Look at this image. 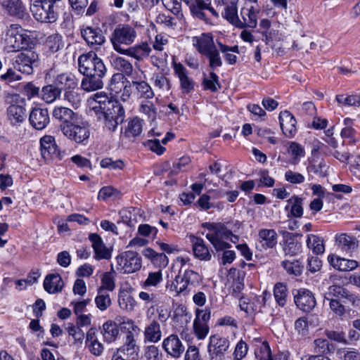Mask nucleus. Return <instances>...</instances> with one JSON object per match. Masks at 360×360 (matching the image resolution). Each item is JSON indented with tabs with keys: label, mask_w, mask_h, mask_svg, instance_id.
<instances>
[{
	"label": "nucleus",
	"mask_w": 360,
	"mask_h": 360,
	"mask_svg": "<svg viewBox=\"0 0 360 360\" xmlns=\"http://www.w3.org/2000/svg\"><path fill=\"white\" fill-rule=\"evenodd\" d=\"M78 70L84 75L81 89L86 92L97 91L103 87V78L106 68L103 60L94 51L83 53L78 58Z\"/></svg>",
	"instance_id": "1"
},
{
	"label": "nucleus",
	"mask_w": 360,
	"mask_h": 360,
	"mask_svg": "<svg viewBox=\"0 0 360 360\" xmlns=\"http://www.w3.org/2000/svg\"><path fill=\"white\" fill-rule=\"evenodd\" d=\"M241 225L240 221L235 220L224 223L205 222L202 226L209 231L205 237L218 252L231 248V245L223 240L229 239L233 233L238 232Z\"/></svg>",
	"instance_id": "2"
},
{
	"label": "nucleus",
	"mask_w": 360,
	"mask_h": 360,
	"mask_svg": "<svg viewBox=\"0 0 360 360\" xmlns=\"http://www.w3.org/2000/svg\"><path fill=\"white\" fill-rule=\"evenodd\" d=\"M61 6L42 0L35 1L30 6V11L34 18L41 22H54L57 20Z\"/></svg>",
	"instance_id": "3"
},
{
	"label": "nucleus",
	"mask_w": 360,
	"mask_h": 360,
	"mask_svg": "<svg viewBox=\"0 0 360 360\" xmlns=\"http://www.w3.org/2000/svg\"><path fill=\"white\" fill-rule=\"evenodd\" d=\"M136 37L137 32L134 27L128 24H119L112 32L110 41L114 49L120 53L125 49L122 45H131Z\"/></svg>",
	"instance_id": "4"
},
{
	"label": "nucleus",
	"mask_w": 360,
	"mask_h": 360,
	"mask_svg": "<svg viewBox=\"0 0 360 360\" xmlns=\"http://www.w3.org/2000/svg\"><path fill=\"white\" fill-rule=\"evenodd\" d=\"M63 134L70 140L86 145L90 136V129L87 124L81 123L75 124L73 123L60 125Z\"/></svg>",
	"instance_id": "5"
},
{
	"label": "nucleus",
	"mask_w": 360,
	"mask_h": 360,
	"mask_svg": "<svg viewBox=\"0 0 360 360\" xmlns=\"http://www.w3.org/2000/svg\"><path fill=\"white\" fill-rule=\"evenodd\" d=\"M30 38L21 34L14 27V25L6 32L5 37V49L8 52L18 51L20 49H27L30 46Z\"/></svg>",
	"instance_id": "6"
},
{
	"label": "nucleus",
	"mask_w": 360,
	"mask_h": 360,
	"mask_svg": "<svg viewBox=\"0 0 360 360\" xmlns=\"http://www.w3.org/2000/svg\"><path fill=\"white\" fill-rule=\"evenodd\" d=\"M117 269L124 274H131L141 267V257L134 251H126L116 257Z\"/></svg>",
	"instance_id": "7"
},
{
	"label": "nucleus",
	"mask_w": 360,
	"mask_h": 360,
	"mask_svg": "<svg viewBox=\"0 0 360 360\" xmlns=\"http://www.w3.org/2000/svg\"><path fill=\"white\" fill-rule=\"evenodd\" d=\"M230 342L226 338L218 334L211 335L207 346L210 360H224Z\"/></svg>",
	"instance_id": "8"
},
{
	"label": "nucleus",
	"mask_w": 360,
	"mask_h": 360,
	"mask_svg": "<svg viewBox=\"0 0 360 360\" xmlns=\"http://www.w3.org/2000/svg\"><path fill=\"white\" fill-rule=\"evenodd\" d=\"M139 349L134 334L129 332L126 336L124 344L113 354L111 360H136Z\"/></svg>",
	"instance_id": "9"
},
{
	"label": "nucleus",
	"mask_w": 360,
	"mask_h": 360,
	"mask_svg": "<svg viewBox=\"0 0 360 360\" xmlns=\"http://www.w3.org/2000/svg\"><path fill=\"white\" fill-rule=\"evenodd\" d=\"M259 9L254 5L245 3L240 10L238 29L256 28L257 26Z\"/></svg>",
	"instance_id": "10"
},
{
	"label": "nucleus",
	"mask_w": 360,
	"mask_h": 360,
	"mask_svg": "<svg viewBox=\"0 0 360 360\" xmlns=\"http://www.w3.org/2000/svg\"><path fill=\"white\" fill-rule=\"evenodd\" d=\"M40 150L43 158L46 160H60L65 155L64 152L58 149L54 137L50 135H45L40 139Z\"/></svg>",
	"instance_id": "11"
},
{
	"label": "nucleus",
	"mask_w": 360,
	"mask_h": 360,
	"mask_svg": "<svg viewBox=\"0 0 360 360\" xmlns=\"http://www.w3.org/2000/svg\"><path fill=\"white\" fill-rule=\"evenodd\" d=\"M292 294L296 307L304 312H310L316 304L314 294L307 289L294 290Z\"/></svg>",
	"instance_id": "12"
},
{
	"label": "nucleus",
	"mask_w": 360,
	"mask_h": 360,
	"mask_svg": "<svg viewBox=\"0 0 360 360\" xmlns=\"http://www.w3.org/2000/svg\"><path fill=\"white\" fill-rule=\"evenodd\" d=\"M37 58L38 55L34 51H26L16 56L13 65L19 72L30 75L33 71V65Z\"/></svg>",
	"instance_id": "13"
},
{
	"label": "nucleus",
	"mask_w": 360,
	"mask_h": 360,
	"mask_svg": "<svg viewBox=\"0 0 360 360\" xmlns=\"http://www.w3.org/2000/svg\"><path fill=\"white\" fill-rule=\"evenodd\" d=\"M81 35L88 46L97 49L105 42V37L98 27L90 26L81 28Z\"/></svg>",
	"instance_id": "14"
},
{
	"label": "nucleus",
	"mask_w": 360,
	"mask_h": 360,
	"mask_svg": "<svg viewBox=\"0 0 360 360\" xmlns=\"http://www.w3.org/2000/svg\"><path fill=\"white\" fill-rule=\"evenodd\" d=\"M89 239L94 250V259L96 260H109L112 257V250L108 248L102 238L97 233H91Z\"/></svg>",
	"instance_id": "15"
},
{
	"label": "nucleus",
	"mask_w": 360,
	"mask_h": 360,
	"mask_svg": "<svg viewBox=\"0 0 360 360\" xmlns=\"http://www.w3.org/2000/svg\"><path fill=\"white\" fill-rule=\"evenodd\" d=\"M344 298L349 302L354 304L357 300V297L354 293L349 291L341 285H330L328 287L323 295V302L330 300H338Z\"/></svg>",
	"instance_id": "16"
},
{
	"label": "nucleus",
	"mask_w": 360,
	"mask_h": 360,
	"mask_svg": "<svg viewBox=\"0 0 360 360\" xmlns=\"http://www.w3.org/2000/svg\"><path fill=\"white\" fill-rule=\"evenodd\" d=\"M174 71L179 78L181 92L188 94L194 89L195 82L188 76L187 69L180 63H174Z\"/></svg>",
	"instance_id": "17"
},
{
	"label": "nucleus",
	"mask_w": 360,
	"mask_h": 360,
	"mask_svg": "<svg viewBox=\"0 0 360 360\" xmlns=\"http://www.w3.org/2000/svg\"><path fill=\"white\" fill-rule=\"evenodd\" d=\"M162 348L167 354L174 359L179 358L184 353L185 347L176 335L172 334L162 342Z\"/></svg>",
	"instance_id": "18"
},
{
	"label": "nucleus",
	"mask_w": 360,
	"mask_h": 360,
	"mask_svg": "<svg viewBox=\"0 0 360 360\" xmlns=\"http://www.w3.org/2000/svg\"><path fill=\"white\" fill-rule=\"evenodd\" d=\"M29 121L35 129L42 130L46 128L50 122L47 108H34L30 112Z\"/></svg>",
	"instance_id": "19"
},
{
	"label": "nucleus",
	"mask_w": 360,
	"mask_h": 360,
	"mask_svg": "<svg viewBox=\"0 0 360 360\" xmlns=\"http://www.w3.org/2000/svg\"><path fill=\"white\" fill-rule=\"evenodd\" d=\"M189 239L194 256L200 260L210 261L212 255L204 240L192 234L189 236Z\"/></svg>",
	"instance_id": "20"
},
{
	"label": "nucleus",
	"mask_w": 360,
	"mask_h": 360,
	"mask_svg": "<svg viewBox=\"0 0 360 360\" xmlns=\"http://www.w3.org/2000/svg\"><path fill=\"white\" fill-rule=\"evenodd\" d=\"M279 122L283 133L287 137H292L297 132L295 117L288 110L281 112L279 115Z\"/></svg>",
	"instance_id": "21"
},
{
	"label": "nucleus",
	"mask_w": 360,
	"mask_h": 360,
	"mask_svg": "<svg viewBox=\"0 0 360 360\" xmlns=\"http://www.w3.org/2000/svg\"><path fill=\"white\" fill-rule=\"evenodd\" d=\"M112 101H115V100L109 98L107 94L104 92H97L88 100L89 105L96 115L104 111L109 106V103H112Z\"/></svg>",
	"instance_id": "22"
},
{
	"label": "nucleus",
	"mask_w": 360,
	"mask_h": 360,
	"mask_svg": "<svg viewBox=\"0 0 360 360\" xmlns=\"http://www.w3.org/2000/svg\"><path fill=\"white\" fill-rule=\"evenodd\" d=\"M25 108L17 104H11L6 109L7 120L12 126H18L22 123L26 117Z\"/></svg>",
	"instance_id": "23"
},
{
	"label": "nucleus",
	"mask_w": 360,
	"mask_h": 360,
	"mask_svg": "<svg viewBox=\"0 0 360 360\" xmlns=\"http://www.w3.org/2000/svg\"><path fill=\"white\" fill-rule=\"evenodd\" d=\"M328 261L334 269L340 271H352L359 266L356 260L342 258L334 255H329Z\"/></svg>",
	"instance_id": "24"
},
{
	"label": "nucleus",
	"mask_w": 360,
	"mask_h": 360,
	"mask_svg": "<svg viewBox=\"0 0 360 360\" xmlns=\"http://www.w3.org/2000/svg\"><path fill=\"white\" fill-rule=\"evenodd\" d=\"M0 4L11 15L21 19L28 18V14L20 0H0Z\"/></svg>",
	"instance_id": "25"
},
{
	"label": "nucleus",
	"mask_w": 360,
	"mask_h": 360,
	"mask_svg": "<svg viewBox=\"0 0 360 360\" xmlns=\"http://www.w3.org/2000/svg\"><path fill=\"white\" fill-rule=\"evenodd\" d=\"M278 235L274 229H262L258 233V241L262 247L265 249H271L277 244Z\"/></svg>",
	"instance_id": "26"
},
{
	"label": "nucleus",
	"mask_w": 360,
	"mask_h": 360,
	"mask_svg": "<svg viewBox=\"0 0 360 360\" xmlns=\"http://www.w3.org/2000/svg\"><path fill=\"white\" fill-rule=\"evenodd\" d=\"M193 45L200 53L205 56L216 47L210 34H202L198 37H195Z\"/></svg>",
	"instance_id": "27"
},
{
	"label": "nucleus",
	"mask_w": 360,
	"mask_h": 360,
	"mask_svg": "<svg viewBox=\"0 0 360 360\" xmlns=\"http://www.w3.org/2000/svg\"><path fill=\"white\" fill-rule=\"evenodd\" d=\"M303 198L298 195H293L289 198L285 206L286 211L290 210L288 214V217L300 218L303 215Z\"/></svg>",
	"instance_id": "28"
},
{
	"label": "nucleus",
	"mask_w": 360,
	"mask_h": 360,
	"mask_svg": "<svg viewBox=\"0 0 360 360\" xmlns=\"http://www.w3.org/2000/svg\"><path fill=\"white\" fill-rule=\"evenodd\" d=\"M336 243L343 251L351 252L359 246V241L356 237L347 233H340L335 236Z\"/></svg>",
	"instance_id": "29"
},
{
	"label": "nucleus",
	"mask_w": 360,
	"mask_h": 360,
	"mask_svg": "<svg viewBox=\"0 0 360 360\" xmlns=\"http://www.w3.org/2000/svg\"><path fill=\"white\" fill-rule=\"evenodd\" d=\"M151 49L148 43L143 42L140 44L125 49L120 53L125 54L138 60H141L149 56Z\"/></svg>",
	"instance_id": "30"
},
{
	"label": "nucleus",
	"mask_w": 360,
	"mask_h": 360,
	"mask_svg": "<svg viewBox=\"0 0 360 360\" xmlns=\"http://www.w3.org/2000/svg\"><path fill=\"white\" fill-rule=\"evenodd\" d=\"M264 298L254 296L252 298L242 297L240 299V309L245 311L248 314H253L260 311L262 304Z\"/></svg>",
	"instance_id": "31"
},
{
	"label": "nucleus",
	"mask_w": 360,
	"mask_h": 360,
	"mask_svg": "<svg viewBox=\"0 0 360 360\" xmlns=\"http://www.w3.org/2000/svg\"><path fill=\"white\" fill-rule=\"evenodd\" d=\"M238 0H231L224 6L223 17L232 25L238 28L240 15L238 13Z\"/></svg>",
	"instance_id": "32"
},
{
	"label": "nucleus",
	"mask_w": 360,
	"mask_h": 360,
	"mask_svg": "<svg viewBox=\"0 0 360 360\" xmlns=\"http://www.w3.org/2000/svg\"><path fill=\"white\" fill-rule=\"evenodd\" d=\"M53 84L58 86L60 90L62 89H75L77 86V78L72 73H62L56 76L53 81Z\"/></svg>",
	"instance_id": "33"
},
{
	"label": "nucleus",
	"mask_w": 360,
	"mask_h": 360,
	"mask_svg": "<svg viewBox=\"0 0 360 360\" xmlns=\"http://www.w3.org/2000/svg\"><path fill=\"white\" fill-rule=\"evenodd\" d=\"M63 281L58 274L46 276L44 281V287L49 293H56L62 290Z\"/></svg>",
	"instance_id": "34"
},
{
	"label": "nucleus",
	"mask_w": 360,
	"mask_h": 360,
	"mask_svg": "<svg viewBox=\"0 0 360 360\" xmlns=\"http://www.w3.org/2000/svg\"><path fill=\"white\" fill-rule=\"evenodd\" d=\"M145 340L153 343L158 342L161 340L162 331L160 323L155 319L148 324L144 330Z\"/></svg>",
	"instance_id": "35"
},
{
	"label": "nucleus",
	"mask_w": 360,
	"mask_h": 360,
	"mask_svg": "<svg viewBox=\"0 0 360 360\" xmlns=\"http://www.w3.org/2000/svg\"><path fill=\"white\" fill-rule=\"evenodd\" d=\"M52 115L56 120L63 122V124H70V122L73 121L76 116L71 109L63 106L55 107Z\"/></svg>",
	"instance_id": "36"
},
{
	"label": "nucleus",
	"mask_w": 360,
	"mask_h": 360,
	"mask_svg": "<svg viewBox=\"0 0 360 360\" xmlns=\"http://www.w3.org/2000/svg\"><path fill=\"white\" fill-rule=\"evenodd\" d=\"M110 62L115 69L124 75H132L133 66L127 59L120 56H112Z\"/></svg>",
	"instance_id": "37"
},
{
	"label": "nucleus",
	"mask_w": 360,
	"mask_h": 360,
	"mask_svg": "<svg viewBox=\"0 0 360 360\" xmlns=\"http://www.w3.org/2000/svg\"><path fill=\"white\" fill-rule=\"evenodd\" d=\"M102 112L109 114L118 120V122H124L125 117V110L123 105L117 100L112 103H109V106Z\"/></svg>",
	"instance_id": "38"
},
{
	"label": "nucleus",
	"mask_w": 360,
	"mask_h": 360,
	"mask_svg": "<svg viewBox=\"0 0 360 360\" xmlns=\"http://www.w3.org/2000/svg\"><path fill=\"white\" fill-rule=\"evenodd\" d=\"M143 129V120L136 117L129 121L124 131L125 136L136 137L141 134Z\"/></svg>",
	"instance_id": "39"
},
{
	"label": "nucleus",
	"mask_w": 360,
	"mask_h": 360,
	"mask_svg": "<svg viewBox=\"0 0 360 360\" xmlns=\"http://www.w3.org/2000/svg\"><path fill=\"white\" fill-rule=\"evenodd\" d=\"M307 245L315 255H321L325 251L323 240L314 234H309L307 236Z\"/></svg>",
	"instance_id": "40"
},
{
	"label": "nucleus",
	"mask_w": 360,
	"mask_h": 360,
	"mask_svg": "<svg viewBox=\"0 0 360 360\" xmlns=\"http://www.w3.org/2000/svg\"><path fill=\"white\" fill-rule=\"evenodd\" d=\"M102 333L106 342H112L115 341L119 333L117 323L112 321H106L103 325Z\"/></svg>",
	"instance_id": "41"
},
{
	"label": "nucleus",
	"mask_w": 360,
	"mask_h": 360,
	"mask_svg": "<svg viewBox=\"0 0 360 360\" xmlns=\"http://www.w3.org/2000/svg\"><path fill=\"white\" fill-rule=\"evenodd\" d=\"M133 87L136 90L137 96L140 98L150 99L154 96V92L151 86L144 80L142 82L134 81Z\"/></svg>",
	"instance_id": "42"
},
{
	"label": "nucleus",
	"mask_w": 360,
	"mask_h": 360,
	"mask_svg": "<svg viewBox=\"0 0 360 360\" xmlns=\"http://www.w3.org/2000/svg\"><path fill=\"white\" fill-rule=\"evenodd\" d=\"M115 271H114L112 264L110 271L103 274L101 278V285L98 289H103L105 292H112L115 288Z\"/></svg>",
	"instance_id": "43"
},
{
	"label": "nucleus",
	"mask_w": 360,
	"mask_h": 360,
	"mask_svg": "<svg viewBox=\"0 0 360 360\" xmlns=\"http://www.w3.org/2000/svg\"><path fill=\"white\" fill-rule=\"evenodd\" d=\"M42 99L48 103H51L60 96L61 91L54 84L47 85L42 89Z\"/></svg>",
	"instance_id": "44"
},
{
	"label": "nucleus",
	"mask_w": 360,
	"mask_h": 360,
	"mask_svg": "<svg viewBox=\"0 0 360 360\" xmlns=\"http://www.w3.org/2000/svg\"><path fill=\"white\" fill-rule=\"evenodd\" d=\"M274 295L279 306H285L287 303L288 297L287 285L282 283H276L274 288Z\"/></svg>",
	"instance_id": "45"
},
{
	"label": "nucleus",
	"mask_w": 360,
	"mask_h": 360,
	"mask_svg": "<svg viewBox=\"0 0 360 360\" xmlns=\"http://www.w3.org/2000/svg\"><path fill=\"white\" fill-rule=\"evenodd\" d=\"M94 301L96 307L101 311L106 310L112 304L109 292L103 289H97V295Z\"/></svg>",
	"instance_id": "46"
},
{
	"label": "nucleus",
	"mask_w": 360,
	"mask_h": 360,
	"mask_svg": "<svg viewBox=\"0 0 360 360\" xmlns=\"http://www.w3.org/2000/svg\"><path fill=\"white\" fill-rule=\"evenodd\" d=\"M281 266L285 269L288 274L295 276H300L303 271V265L300 260L292 261L285 260L281 262Z\"/></svg>",
	"instance_id": "47"
},
{
	"label": "nucleus",
	"mask_w": 360,
	"mask_h": 360,
	"mask_svg": "<svg viewBox=\"0 0 360 360\" xmlns=\"http://www.w3.org/2000/svg\"><path fill=\"white\" fill-rule=\"evenodd\" d=\"M335 100L338 103L342 106L345 105L359 107L360 105V96L356 94H339L336 96Z\"/></svg>",
	"instance_id": "48"
},
{
	"label": "nucleus",
	"mask_w": 360,
	"mask_h": 360,
	"mask_svg": "<svg viewBox=\"0 0 360 360\" xmlns=\"http://www.w3.org/2000/svg\"><path fill=\"white\" fill-rule=\"evenodd\" d=\"M151 82L155 87L162 91H168L171 88L169 80L162 73H153Z\"/></svg>",
	"instance_id": "49"
},
{
	"label": "nucleus",
	"mask_w": 360,
	"mask_h": 360,
	"mask_svg": "<svg viewBox=\"0 0 360 360\" xmlns=\"http://www.w3.org/2000/svg\"><path fill=\"white\" fill-rule=\"evenodd\" d=\"M202 85L205 89L210 90L212 92H217L221 88L219 82V77L214 72L210 73L209 77L203 79Z\"/></svg>",
	"instance_id": "50"
},
{
	"label": "nucleus",
	"mask_w": 360,
	"mask_h": 360,
	"mask_svg": "<svg viewBox=\"0 0 360 360\" xmlns=\"http://www.w3.org/2000/svg\"><path fill=\"white\" fill-rule=\"evenodd\" d=\"M341 136L347 144L354 145L360 141L359 136L351 126H347L342 129Z\"/></svg>",
	"instance_id": "51"
},
{
	"label": "nucleus",
	"mask_w": 360,
	"mask_h": 360,
	"mask_svg": "<svg viewBox=\"0 0 360 360\" xmlns=\"http://www.w3.org/2000/svg\"><path fill=\"white\" fill-rule=\"evenodd\" d=\"M46 45L50 52L53 53L57 52L63 47L62 36L59 34L50 35L46 39Z\"/></svg>",
	"instance_id": "52"
},
{
	"label": "nucleus",
	"mask_w": 360,
	"mask_h": 360,
	"mask_svg": "<svg viewBox=\"0 0 360 360\" xmlns=\"http://www.w3.org/2000/svg\"><path fill=\"white\" fill-rule=\"evenodd\" d=\"M188 287V285L181 278V276L178 274L170 285V290L174 291L177 295L180 294L186 295L190 292Z\"/></svg>",
	"instance_id": "53"
},
{
	"label": "nucleus",
	"mask_w": 360,
	"mask_h": 360,
	"mask_svg": "<svg viewBox=\"0 0 360 360\" xmlns=\"http://www.w3.org/2000/svg\"><path fill=\"white\" fill-rule=\"evenodd\" d=\"M118 303L121 309L129 311L134 310L136 305L135 299L128 293L120 295L118 297Z\"/></svg>",
	"instance_id": "54"
},
{
	"label": "nucleus",
	"mask_w": 360,
	"mask_h": 360,
	"mask_svg": "<svg viewBox=\"0 0 360 360\" xmlns=\"http://www.w3.org/2000/svg\"><path fill=\"white\" fill-rule=\"evenodd\" d=\"M301 248V243L294 239L286 240L283 245L285 255L290 256L297 255L300 252Z\"/></svg>",
	"instance_id": "55"
},
{
	"label": "nucleus",
	"mask_w": 360,
	"mask_h": 360,
	"mask_svg": "<svg viewBox=\"0 0 360 360\" xmlns=\"http://www.w3.org/2000/svg\"><path fill=\"white\" fill-rule=\"evenodd\" d=\"M97 115L98 119H103L104 128L110 131H114L117 129L118 124L123 122H118L117 118L109 114H105V112H101Z\"/></svg>",
	"instance_id": "56"
},
{
	"label": "nucleus",
	"mask_w": 360,
	"mask_h": 360,
	"mask_svg": "<svg viewBox=\"0 0 360 360\" xmlns=\"http://www.w3.org/2000/svg\"><path fill=\"white\" fill-rule=\"evenodd\" d=\"M326 301L328 302L329 308L333 314L336 317H339L342 320L346 314V308L342 304L340 299Z\"/></svg>",
	"instance_id": "57"
},
{
	"label": "nucleus",
	"mask_w": 360,
	"mask_h": 360,
	"mask_svg": "<svg viewBox=\"0 0 360 360\" xmlns=\"http://www.w3.org/2000/svg\"><path fill=\"white\" fill-rule=\"evenodd\" d=\"M67 332L70 336H72L74 339L75 344H82L84 338V333L78 326H76L73 323H68L66 328Z\"/></svg>",
	"instance_id": "58"
},
{
	"label": "nucleus",
	"mask_w": 360,
	"mask_h": 360,
	"mask_svg": "<svg viewBox=\"0 0 360 360\" xmlns=\"http://www.w3.org/2000/svg\"><path fill=\"white\" fill-rule=\"evenodd\" d=\"M139 112L144 114L150 121H154L156 119L157 109L151 102L142 103L139 107Z\"/></svg>",
	"instance_id": "59"
},
{
	"label": "nucleus",
	"mask_w": 360,
	"mask_h": 360,
	"mask_svg": "<svg viewBox=\"0 0 360 360\" xmlns=\"http://www.w3.org/2000/svg\"><path fill=\"white\" fill-rule=\"evenodd\" d=\"M256 358L258 360H272L270 347L266 342H264L255 352Z\"/></svg>",
	"instance_id": "60"
},
{
	"label": "nucleus",
	"mask_w": 360,
	"mask_h": 360,
	"mask_svg": "<svg viewBox=\"0 0 360 360\" xmlns=\"http://www.w3.org/2000/svg\"><path fill=\"white\" fill-rule=\"evenodd\" d=\"M205 56L209 60V66L212 70H216L222 65V60L217 47L206 54Z\"/></svg>",
	"instance_id": "61"
},
{
	"label": "nucleus",
	"mask_w": 360,
	"mask_h": 360,
	"mask_svg": "<svg viewBox=\"0 0 360 360\" xmlns=\"http://www.w3.org/2000/svg\"><path fill=\"white\" fill-rule=\"evenodd\" d=\"M64 100L68 101L72 107L77 108L82 102L80 94L74 89L66 90L64 93Z\"/></svg>",
	"instance_id": "62"
},
{
	"label": "nucleus",
	"mask_w": 360,
	"mask_h": 360,
	"mask_svg": "<svg viewBox=\"0 0 360 360\" xmlns=\"http://www.w3.org/2000/svg\"><path fill=\"white\" fill-rule=\"evenodd\" d=\"M100 165L102 168L111 170L122 169L124 167L123 160L119 159L113 160L110 158H105L101 160Z\"/></svg>",
	"instance_id": "63"
},
{
	"label": "nucleus",
	"mask_w": 360,
	"mask_h": 360,
	"mask_svg": "<svg viewBox=\"0 0 360 360\" xmlns=\"http://www.w3.org/2000/svg\"><path fill=\"white\" fill-rule=\"evenodd\" d=\"M191 162V159L188 156H184L179 158L176 162L173 164L172 168L170 170L169 174L176 175L186 169V167Z\"/></svg>",
	"instance_id": "64"
}]
</instances>
